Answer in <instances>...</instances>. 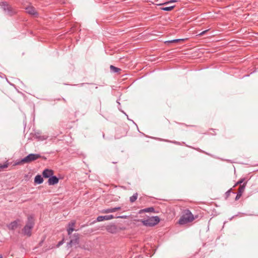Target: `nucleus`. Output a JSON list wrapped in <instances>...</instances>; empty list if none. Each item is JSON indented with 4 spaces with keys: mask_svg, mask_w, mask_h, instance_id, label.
<instances>
[{
    "mask_svg": "<svg viewBox=\"0 0 258 258\" xmlns=\"http://www.w3.org/2000/svg\"><path fill=\"white\" fill-rule=\"evenodd\" d=\"M186 39H187V38H185V39L178 38V43H180L181 41H184V40H186Z\"/></svg>",
    "mask_w": 258,
    "mask_h": 258,
    "instance_id": "30",
    "label": "nucleus"
},
{
    "mask_svg": "<svg viewBox=\"0 0 258 258\" xmlns=\"http://www.w3.org/2000/svg\"><path fill=\"white\" fill-rule=\"evenodd\" d=\"M20 221L19 219H17L7 225V227L9 230H14L18 227V223Z\"/></svg>",
    "mask_w": 258,
    "mask_h": 258,
    "instance_id": "8",
    "label": "nucleus"
},
{
    "mask_svg": "<svg viewBox=\"0 0 258 258\" xmlns=\"http://www.w3.org/2000/svg\"><path fill=\"white\" fill-rule=\"evenodd\" d=\"M244 180H245V178H241V179H240L238 181H237V182L236 183V184H235V186H236V185H238V184H241L242 183H243V181H244Z\"/></svg>",
    "mask_w": 258,
    "mask_h": 258,
    "instance_id": "21",
    "label": "nucleus"
},
{
    "mask_svg": "<svg viewBox=\"0 0 258 258\" xmlns=\"http://www.w3.org/2000/svg\"><path fill=\"white\" fill-rule=\"evenodd\" d=\"M75 258H80V257H75Z\"/></svg>",
    "mask_w": 258,
    "mask_h": 258,
    "instance_id": "35",
    "label": "nucleus"
},
{
    "mask_svg": "<svg viewBox=\"0 0 258 258\" xmlns=\"http://www.w3.org/2000/svg\"><path fill=\"white\" fill-rule=\"evenodd\" d=\"M41 157V156L39 154H30L28 155H27L25 158H23L21 161V163H30L31 162H32L33 161H35L39 158Z\"/></svg>",
    "mask_w": 258,
    "mask_h": 258,
    "instance_id": "5",
    "label": "nucleus"
},
{
    "mask_svg": "<svg viewBox=\"0 0 258 258\" xmlns=\"http://www.w3.org/2000/svg\"><path fill=\"white\" fill-rule=\"evenodd\" d=\"M114 217L113 215H105V216H98L96 221L97 222H101L103 220H108L112 219H113Z\"/></svg>",
    "mask_w": 258,
    "mask_h": 258,
    "instance_id": "10",
    "label": "nucleus"
},
{
    "mask_svg": "<svg viewBox=\"0 0 258 258\" xmlns=\"http://www.w3.org/2000/svg\"><path fill=\"white\" fill-rule=\"evenodd\" d=\"M26 12L29 14H30L31 15H33V16H37L38 15L37 12L36 11L35 8L33 7H32V6L27 7V8H26Z\"/></svg>",
    "mask_w": 258,
    "mask_h": 258,
    "instance_id": "13",
    "label": "nucleus"
},
{
    "mask_svg": "<svg viewBox=\"0 0 258 258\" xmlns=\"http://www.w3.org/2000/svg\"><path fill=\"white\" fill-rule=\"evenodd\" d=\"M113 208L104 209L102 211V213H113Z\"/></svg>",
    "mask_w": 258,
    "mask_h": 258,
    "instance_id": "20",
    "label": "nucleus"
},
{
    "mask_svg": "<svg viewBox=\"0 0 258 258\" xmlns=\"http://www.w3.org/2000/svg\"><path fill=\"white\" fill-rule=\"evenodd\" d=\"M43 177L40 175H37L34 178V182L37 184H41L43 182Z\"/></svg>",
    "mask_w": 258,
    "mask_h": 258,
    "instance_id": "14",
    "label": "nucleus"
},
{
    "mask_svg": "<svg viewBox=\"0 0 258 258\" xmlns=\"http://www.w3.org/2000/svg\"><path fill=\"white\" fill-rule=\"evenodd\" d=\"M54 172L51 169H45L42 172L43 177L44 178H50L53 175Z\"/></svg>",
    "mask_w": 258,
    "mask_h": 258,
    "instance_id": "11",
    "label": "nucleus"
},
{
    "mask_svg": "<svg viewBox=\"0 0 258 258\" xmlns=\"http://www.w3.org/2000/svg\"><path fill=\"white\" fill-rule=\"evenodd\" d=\"M63 101H64V102H66V100H65V99L63 98Z\"/></svg>",
    "mask_w": 258,
    "mask_h": 258,
    "instance_id": "34",
    "label": "nucleus"
},
{
    "mask_svg": "<svg viewBox=\"0 0 258 258\" xmlns=\"http://www.w3.org/2000/svg\"><path fill=\"white\" fill-rule=\"evenodd\" d=\"M160 221L158 216L149 217L147 219L141 220L143 225L146 227H153L156 225Z\"/></svg>",
    "mask_w": 258,
    "mask_h": 258,
    "instance_id": "4",
    "label": "nucleus"
},
{
    "mask_svg": "<svg viewBox=\"0 0 258 258\" xmlns=\"http://www.w3.org/2000/svg\"><path fill=\"white\" fill-rule=\"evenodd\" d=\"M59 181V179L56 176L52 175L48 179V183L50 185L57 184Z\"/></svg>",
    "mask_w": 258,
    "mask_h": 258,
    "instance_id": "12",
    "label": "nucleus"
},
{
    "mask_svg": "<svg viewBox=\"0 0 258 258\" xmlns=\"http://www.w3.org/2000/svg\"><path fill=\"white\" fill-rule=\"evenodd\" d=\"M198 217V215H194L189 210L185 209L181 213V216L178 220V224L188 225L197 219Z\"/></svg>",
    "mask_w": 258,
    "mask_h": 258,
    "instance_id": "1",
    "label": "nucleus"
},
{
    "mask_svg": "<svg viewBox=\"0 0 258 258\" xmlns=\"http://www.w3.org/2000/svg\"><path fill=\"white\" fill-rule=\"evenodd\" d=\"M76 224V221L75 220L71 221L69 223L68 225L67 232L69 235H71L72 232L75 230L74 226Z\"/></svg>",
    "mask_w": 258,
    "mask_h": 258,
    "instance_id": "9",
    "label": "nucleus"
},
{
    "mask_svg": "<svg viewBox=\"0 0 258 258\" xmlns=\"http://www.w3.org/2000/svg\"><path fill=\"white\" fill-rule=\"evenodd\" d=\"M246 183H244L242 185H241L239 188L238 189V192L240 194H242L244 191L245 186H246Z\"/></svg>",
    "mask_w": 258,
    "mask_h": 258,
    "instance_id": "18",
    "label": "nucleus"
},
{
    "mask_svg": "<svg viewBox=\"0 0 258 258\" xmlns=\"http://www.w3.org/2000/svg\"><path fill=\"white\" fill-rule=\"evenodd\" d=\"M173 143H174V144H177V142H176V141H174V142H173Z\"/></svg>",
    "mask_w": 258,
    "mask_h": 258,
    "instance_id": "31",
    "label": "nucleus"
},
{
    "mask_svg": "<svg viewBox=\"0 0 258 258\" xmlns=\"http://www.w3.org/2000/svg\"><path fill=\"white\" fill-rule=\"evenodd\" d=\"M116 218H122V219H124V218H126V216H117Z\"/></svg>",
    "mask_w": 258,
    "mask_h": 258,
    "instance_id": "28",
    "label": "nucleus"
},
{
    "mask_svg": "<svg viewBox=\"0 0 258 258\" xmlns=\"http://www.w3.org/2000/svg\"><path fill=\"white\" fill-rule=\"evenodd\" d=\"M63 243V240H61V241H59V242L58 243V244H57V247L59 246L60 245H61V244H62Z\"/></svg>",
    "mask_w": 258,
    "mask_h": 258,
    "instance_id": "27",
    "label": "nucleus"
},
{
    "mask_svg": "<svg viewBox=\"0 0 258 258\" xmlns=\"http://www.w3.org/2000/svg\"><path fill=\"white\" fill-rule=\"evenodd\" d=\"M138 197V194L137 192L134 194L132 197L130 198V202L132 203L135 202L137 200Z\"/></svg>",
    "mask_w": 258,
    "mask_h": 258,
    "instance_id": "17",
    "label": "nucleus"
},
{
    "mask_svg": "<svg viewBox=\"0 0 258 258\" xmlns=\"http://www.w3.org/2000/svg\"><path fill=\"white\" fill-rule=\"evenodd\" d=\"M34 226V221L33 216L30 215L28 217L27 221L25 226L22 229V232L24 235L30 237L32 235V230Z\"/></svg>",
    "mask_w": 258,
    "mask_h": 258,
    "instance_id": "2",
    "label": "nucleus"
},
{
    "mask_svg": "<svg viewBox=\"0 0 258 258\" xmlns=\"http://www.w3.org/2000/svg\"><path fill=\"white\" fill-rule=\"evenodd\" d=\"M241 195H242V194L238 192V194H237V195L236 196L235 200H238L240 198V197L241 196Z\"/></svg>",
    "mask_w": 258,
    "mask_h": 258,
    "instance_id": "24",
    "label": "nucleus"
},
{
    "mask_svg": "<svg viewBox=\"0 0 258 258\" xmlns=\"http://www.w3.org/2000/svg\"><path fill=\"white\" fill-rule=\"evenodd\" d=\"M106 229L108 232L111 233H116L119 230L117 226L114 224H111L107 225L106 227Z\"/></svg>",
    "mask_w": 258,
    "mask_h": 258,
    "instance_id": "7",
    "label": "nucleus"
},
{
    "mask_svg": "<svg viewBox=\"0 0 258 258\" xmlns=\"http://www.w3.org/2000/svg\"><path fill=\"white\" fill-rule=\"evenodd\" d=\"M112 163H114V164H115V163H117V162L114 161V162H113Z\"/></svg>",
    "mask_w": 258,
    "mask_h": 258,
    "instance_id": "32",
    "label": "nucleus"
},
{
    "mask_svg": "<svg viewBox=\"0 0 258 258\" xmlns=\"http://www.w3.org/2000/svg\"><path fill=\"white\" fill-rule=\"evenodd\" d=\"M0 258H3V256L1 254H0Z\"/></svg>",
    "mask_w": 258,
    "mask_h": 258,
    "instance_id": "33",
    "label": "nucleus"
},
{
    "mask_svg": "<svg viewBox=\"0 0 258 258\" xmlns=\"http://www.w3.org/2000/svg\"><path fill=\"white\" fill-rule=\"evenodd\" d=\"M120 209H121V208L120 207L113 208V212H115L117 211V210H120Z\"/></svg>",
    "mask_w": 258,
    "mask_h": 258,
    "instance_id": "25",
    "label": "nucleus"
},
{
    "mask_svg": "<svg viewBox=\"0 0 258 258\" xmlns=\"http://www.w3.org/2000/svg\"><path fill=\"white\" fill-rule=\"evenodd\" d=\"M80 247H81V248L82 249H86V250H90V248L88 247H86V246L85 245H80L79 246Z\"/></svg>",
    "mask_w": 258,
    "mask_h": 258,
    "instance_id": "23",
    "label": "nucleus"
},
{
    "mask_svg": "<svg viewBox=\"0 0 258 258\" xmlns=\"http://www.w3.org/2000/svg\"><path fill=\"white\" fill-rule=\"evenodd\" d=\"M8 167L7 164H0V171L1 169H3L4 168H6Z\"/></svg>",
    "mask_w": 258,
    "mask_h": 258,
    "instance_id": "22",
    "label": "nucleus"
},
{
    "mask_svg": "<svg viewBox=\"0 0 258 258\" xmlns=\"http://www.w3.org/2000/svg\"><path fill=\"white\" fill-rule=\"evenodd\" d=\"M174 7V6L163 7L161 8V9L165 11H171Z\"/></svg>",
    "mask_w": 258,
    "mask_h": 258,
    "instance_id": "19",
    "label": "nucleus"
},
{
    "mask_svg": "<svg viewBox=\"0 0 258 258\" xmlns=\"http://www.w3.org/2000/svg\"><path fill=\"white\" fill-rule=\"evenodd\" d=\"M110 71L112 73H118L121 71L120 69L115 67L112 65L110 66Z\"/></svg>",
    "mask_w": 258,
    "mask_h": 258,
    "instance_id": "16",
    "label": "nucleus"
},
{
    "mask_svg": "<svg viewBox=\"0 0 258 258\" xmlns=\"http://www.w3.org/2000/svg\"><path fill=\"white\" fill-rule=\"evenodd\" d=\"M0 6L2 7L5 13L9 16H13L17 13V10L12 7L6 2H0Z\"/></svg>",
    "mask_w": 258,
    "mask_h": 258,
    "instance_id": "3",
    "label": "nucleus"
},
{
    "mask_svg": "<svg viewBox=\"0 0 258 258\" xmlns=\"http://www.w3.org/2000/svg\"><path fill=\"white\" fill-rule=\"evenodd\" d=\"M146 212H153L155 213V209L153 207H149L142 210H141L139 212V213L141 214L143 213Z\"/></svg>",
    "mask_w": 258,
    "mask_h": 258,
    "instance_id": "15",
    "label": "nucleus"
},
{
    "mask_svg": "<svg viewBox=\"0 0 258 258\" xmlns=\"http://www.w3.org/2000/svg\"><path fill=\"white\" fill-rule=\"evenodd\" d=\"M79 243V235L78 233L74 234V238L70 240L67 244V246L69 248L72 247L73 245L78 244Z\"/></svg>",
    "mask_w": 258,
    "mask_h": 258,
    "instance_id": "6",
    "label": "nucleus"
},
{
    "mask_svg": "<svg viewBox=\"0 0 258 258\" xmlns=\"http://www.w3.org/2000/svg\"><path fill=\"white\" fill-rule=\"evenodd\" d=\"M169 42H177V39H175L171 41H169Z\"/></svg>",
    "mask_w": 258,
    "mask_h": 258,
    "instance_id": "29",
    "label": "nucleus"
},
{
    "mask_svg": "<svg viewBox=\"0 0 258 258\" xmlns=\"http://www.w3.org/2000/svg\"><path fill=\"white\" fill-rule=\"evenodd\" d=\"M209 29H207L206 30H205V31H203L202 32H201L199 35H203L204 34L206 33V32H207Z\"/></svg>",
    "mask_w": 258,
    "mask_h": 258,
    "instance_id": "26",
    "label": "nucleus"
}]
</instances>
